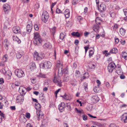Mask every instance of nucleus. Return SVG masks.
Listing matches in <instances>:
<instances>
[{
  "label": "nucleus",
  "mask_w": 127,
  "mask_h": 127,
  "mask_svg": "<svg viewBox=\"0 0 127 127\" xmlns=\"http://www.w3.org/2000/svg\"><path fill=\"white\" fill-rule=\"evenodd\" d=\"M57 63V64L56 66L57 67H59L58 71V75L59 76H62L63 73L65 74H67L68 73V71L67 68H65L63 69V71L62 69L63 68V64L61 62Z\"/></svg>",
  "instance_id": "f257e3e1"
},
{
  "label": "nucleus",
  "mask_w": 127,
  "mask_h": 127,
  "mask_svg": "<svg viewBox=\"0 0 127 127\" xmlns=\"http://www.w3.org/2000/svg\"><path fill=\"white\" fill-rule=\"evenodd\" d=\"M33 42L35 45L39 46L41 45L42 40L39 34L37 32L34 33Z\"/></svg>",
  "instance_id": "f03ea898"
},
{
  "label": "nucleus",
  "mask_w": 127,
  "mask_h": 127,
  "mask_svg": "<svg viewBox=\"0 0 127 127\" xmlns=\"http://www.w3.org/2000/svg\"><path fill=\"white\" fill-rule=\"evenodd\" d=\"M41 106L38 103H35V107L37 110H36V115L37 119L39 120L40 118H42L43 116L42 113V112L40 110L41 108Z\"/></svg>",
  "instance_id": "7ed1b4c3"
},
{
  "label": "nucleus",
  "mask_w": 127,
  "mask_h": 127,
  "mask_svg": "<svg viewBox=\"0 0 127 127\" xmlns=\"http://www.w3.org/2000/svg\"><path fill=\"white\" fill-rule=\"evenodd\" d=\"M52 65L51 63L49 61H43L40 64V66L45 69L50 68Z\"/></svg>",
  "instance_id": "20e7f679"
},
{
  "label": "nucleus",
  "mask_w": 127,
  "mask_h": 127,
  "mask_svg": "<svg viewBox=\"0 0 127 127\" xmlns=\"http://www.w3.org/2000/svg\"><path fill=\"white\" fill-rule=\"evenodd\" d=\"M15 73L17 76L19 78L24 77L25 75L24 72L21 69H17L15 71Z\"/></svg>",
  "instance_id": "39448f33"
},
{
  "label": "nucleus",
  "mask_w": 127,
  "mask_h": 127,
  "mask_svg": "<svg viewBox=\"0 0 127 127\" xmlns=\"http://www.w3.org/2000/svg\"><path fill=\"white\" fill-rule=\"evenodd\" d=\"M60 77L58 75V76H56L55 75L53 80V81L54 83H57L58 85L60 87L62 86V82Z\"/></svg>",
  "instance_id": "423d86ee"
},
{
  "label": "nucleus",
  "mask_w": 127,
  "mask_h": 127,
  "mask_svg": "<svg viewBox=\"0 0 127 127\" xmlns=\"http://www.w3.org/2000/svg\"><path fill=\"white\" fill-rule=\"evenodd\" d=\"M42 21L44 23H46L48 19L49 15L48 12L46 11L43 12L42 16Z\"/></svg>",
  "instance_id": "0eeeda50"
},
{
  "label": "nucleus",
  "mask_w": 127,
  "mask_h": 127,
  "mask_svg": "<svg viewBox=\"0 0 127 127\" xmlns=\"http://www.w3.org/2000/svg\"><path fill=\"white\" fill-rule=\"evenodd\" d=\"M116 67L114 63L113 62L110 63L108 66V69L109 72L112 73Z\"/></svg>",
  "instance_id": "6e6552de"
},
{
  "label": "nucleus",
  "mask_w": 127,
  "mask_h": 127,
  "mask_svg": "<svg viewBox=\"0 0 127 127\" xmlns=\"http://www.w3.org/2000/svg\"><path fill=\"white\" fill-rule=\"evenodd\" d=\"M33 56L34 60L35 61L40 60L42 59L43 58L40 54L36 52L34 53Z\"/></svg>",
  "instance_id": "1a4fd4ad"
},
{
  "label": "nucleus",
  "mask_w": 127,
  "mask_h": 127,
  "mask_svg": "<svg viewBox=\"0 0 127 127\" xmlns=\"http://www.w3.org/2000/svg\"><path fill=\"white\" fill-rule=\"evenodd\" d=\"M2 100L1 102H0V109L2 108V106H4L5 107L7 106L8 102L6 101V100H5L4 97L3 98L2 96H1V98H0V100Z\"/></svg>",
  "instance_id": "9d476101"
},
{
  "label": "nucleus",
  "mask_w": 127,
  "mask_h": 127,
  "mask_svg": "<svg viewBox=\"0 0 127 127\" xmlns=\"http://www.w3.org/2000/svg\"><path fill=\"white\" fill-rule=\"evenodd\" d=\"M3 10L5 13L7 14L10 10V6L8 4H5L3 5Z\"/></svg>",
  "instance_id": "9b49d317"
},
{
  "label": "nucleus",
  "mask_w": 127,
  "mask_h": 127,
  "mask_svg": "<svg viewBox=\"0 0 127 127\" xmlns=\"http://www.w3.org/2000/svg\"><path fill=\"white\" fill-rule=\"evenodd\" d=\"M91 100L92 103H95L98 101L99 98L97 96L94 95L92 96Z\"/></svg>",
  "instance_id": "f8f14e48"
},
{
  "label": "nucleus",
  "mask_w": 127,
  "mask_h": 127,
  "mask_svg": "<svg viewBox=\"0 0 127 127\" xmlns=\"http://www.w3.org/2000/svg\"><path fill=\"white\" fill-rule=\"evenodd\" d=\"M98 7V10L100 12H102L104 11L106 9V6L103 3L101 4L100 6Z\"/></svg>",
  "instance_id": "ddd939ff"
},
{
  "label": "nucleus",
  "mask_w": 127,
  "mask_h": 127,
  "mask_svg": "<svg viewBox=\"0 0 127 127\" xmlns=\"http://www.w3.org/2000/svg\"><path fill=\"white\" fill-rule=\"evenodd\" d=\"M23 96L22 95H19L16 98V101L18 103H22L24 100Z\"/></svg>",
  "instance_id": "4468645a"
},
{
  "label": "nucleus",
  "mask_w": 127,
  "mask_h": 127,
  "mask_svg": "<svg viewBox=\"0 0 127 127\" xmlns=\"http://www.w3.org/2000/svg\"><path fill=\"white\" fill-rule=\"evenodd\" d=\"M65 107V104L64 102H62L59 105L58 109L60 112H62L64 110Z\"/></svg>",
  "instance_id": "2eb2a0df"
},
{
  "label": "nucleus",
  "mask_w": 127,
  "mask_h": 127,
  "mask_svg": "<svg viewBox=\"0 0 127 127\" xmlns=\"http://www.w3.org/2000/svg\"><path fill=\"white\" fill-rule=\"evenodd\" d=\"M12 30L13 32L15 33L20 32L21 31L20 28L18 26L14 27L12 29Z\"/></svg>",
  "instance_id": "dca6fc26"
},
{
  "label": "nucleus",
  "mask_w": 127,
  "mask_h": 127,
  "mask_svg": "<svg viewBox=\"0 0 127 127\" xmlns=\"http://www.w3.org/2000/svg\"><path fill=\"white\" fill-rule=\"evenodd\" d=\"M121 120L124 123H127V114L125 113L121 117Z\"/></svg>",
  "instance_id": "f3484780"
},
{
  "label": "nucleus",
  "mask_w": 127,
  "mask_h": 127,
  "mask_svg": "<svg viewBox=\"0 0 127 127\" xmlns=\"http://www.w3.org/2000/svg\"><path fill=\"white\" fill-rule=\"evenodd\" d=\"M43 47L45 49H50L52 47L51 44L49 42L45 43L43 46Z\"/></svg>",
  "instance_id": "a211bd4d"
},
{
  "label": "nucleus",
  "mask_w": 127,
  "mask_h": 127,
  "mask_svg": "<svg viewBox=\"0 0 127 127\" xmlns=\"http://www.w3.org/2000/svg\"><path fill=\"white\" fill-rule=\"evenodd\" d=\"M61 96L64 99L69 100H70L72 98V96L70 95H64Z\"/></svg>",
  "instance_id": "6ab92c4d"
},
{
  "label": "nucleus",
  "mask_w": 127,
  "mask_h": 127,
  "mask_svg": "<svg viewBox=\"0 0 127 127\" xmlns=\"http://www.w3.org/2000/svg\"><path fill=\"white\" fill-rule=\"evenodd\" d=\"M64 14L65 18H68L70 16V11L68 9H66L64 12Z\"/></svg>",
  "instance_id": "aec40b11"
},
{
  "label": "nucleus",
  "mask_w": 127,
  "mask_h": 127,
  "mask_svg": "<svg viewBox=\"0 0 127 127\" xmlns=\"http://www.w3.org/2000/svg\"><path fill=\"white\" fill-rule=\"evenodd\" d=\"M30 68L31 70L36 68V65L33 62L31 63L30 64Z\"/></svg>",
  "instance_id": "412c9836"
},
{
  "label": "nucleus",
  "mask_w": 127,
  "mask_h": 127,
  "mask_svg": "<svg viewBox=\"0 0 127 127\" xmlns=\"http://www.w3.org/2000/svg\"><path fill=\"white\" fill-rule=\"evenodd\" d=\"M99 26L97 25H95L93 27V30L96 32H98Z\"/></svg>",
  "instance_id": "4be33fe9"
},
{
  "label": "nucleus",
  "mask_w": 127,
  "mask_h": 127,
  "mask_svg": "<svg viewBox=\"0 0 127 127\" xmlns=\"http://www.w3.org/2000/svg\"><path fill=\"white\" fill-rule=\"evenodd\" d=\"M120 32L121 34L122 35H124L126 32V30L123 28H121L120 29Z\"/></svg>",
  "instance_id": "5701e85b"
},
{
  "label": "nucleus",
  "mask_w": 127,
  "mask_h": 127,
  "mask_svg": "<svg viewBox=\"0 0 127 127\" xmlns=\"http://www.w3.org/2000/svg\"><path fill=\"white\" fill-rule=\"evenodd\" d=\"M27 31L28 32V33H29L31 31L32 29V26L28 24L27 26Z\"/></svg>",
  "instance_id": "b1692460"
},
{
  "label": "nucleus",
  "mask_w": 127,
  "mask_h": 127,
  "mask_svg": "<svg viewBox=\"0 0 127 127\" xmlns=\"http://www.w3.org/2000/svg\"><path fill=\"white\" fill-rule=\"evenodd\" d=\"M2 44L3 45H4L5 47H7L9 45L8 41L6 39H5L4 41L2 43Z\"/></svg>",
  "instance_id": "393cba45"
},
{
  "label": "nucleus",
  "mask_w": 127,
  "mask_h": 127,
  "mask_svg": "<svg viewBox=\"0 0 127 127\" xmlns=\"http://www.w3.org/2000/svg\"><path fill=\"white\" fill-rule=\"evenodd\" d=\"M23 54L21 52H18L16 54V57L17 59L20 58L23 55Z\"/></svg>",
  "instance_id": "a878e982"
},
{
  "label": "nucleus",
  "mask_w": 127,
  "mask_h": 127,
  "mask_svg": "<svg viewBox=\"0 0 127 127\" xmlns=\"http://www.w3.org/2000/svg\"><path fill=\"white\" fill-rule=\"evenodd\" d=\"M20 85V82L16 81L14 83L12 84V87H13L14 86H18Z\"/></svg>",
  "instance_id": "bb28decb"
},
{
  "label": "nucleus",
  "mask_w": 127,
  "mask_h": 127,
  "mask_svg": "<svg viewBox=\"0 0 127 127\" xmlns=\"http://www.w3.org/2000/svg\"><path fill=\"white\" fill-rule=\"evenodd\" d=\"M95 22L97 25H100L102 22L99 18L97 17L95 20Z\"/></svg>",
  "instance_id": "cd10ccee"
},
{
  "label": "nucleus",
  "mask_w": 127,
  "mask_h": 127,
  "mask_svg": "<svg viewBox=\"0 0 127 127\" xmlns=\"http://www.w3.org/2000/svg\"><path fill=\"white\" fill-rule=\"evenodd\" d=\"M122 57L126 60L127 59V53L126 52H123L122 54Z\"/></svg>",
  "instance_id": "c85d7f7f"
},
{
  "label": "nucleus",
  "mask_w": 127,
  "mask_h": 127,
  "mask_svg": "<svg viewBox=\"0 0 127 127\" xmlns=\"http://www.w3.org/2000/svg\"><path fill=\"white\" fill-rule=\"evenodd\" d=\"M117 52V50L116 48H114L111 49L109 53H116Z\"/></svg>",
  "instance_id": "c756f323"
},
{
  "label": "nucleus",
  "mask_w": 127,
  "mask_h": 127,
  "mask_svg": "<svg viewBox=\"0 0 127 127\" xmlns=\"http://www.w3.org/2000/svg\"><path fill=\"white\" fill-rule=\"evenodd\" d=\"M71 34L72 35L76 36L78 37H79L80 36V34L78 32H73L71 33Z\"/></svg>",
  "instance_id": "7c9ffc66"
},
{
  "label": "nucleus",
  "mask_w": 127,
  "mask_h": 127,
  "mask_svg": "<svg viewBox=\"0 0 127 127\" xmlns=\"http://www.w3.org/2000/svg\"><path fill=\"white\" fill-rule=\"evenodd\" d=\"M0 116L1 117V121L5 120L6 119V117L5 114L2 113L0 111Z\"/></svg>",
  "instance_id": "2f4dec72"
},
{
  "label": "nucleus",
  "mask_w": 127,
  "mask_h": 127,
  "mask_svg": "<svg viewBox=\"0 0 127 127\" xmlns=\"http://www.w3.org/2000/svg\"><path fill=\"white\" fill-rule=\"evenodd\" d=\"M84 75L83 76L82 79L81 80L86 78V77H88L89 76V75L88 74V73H85L84 74Z\"/></svg>",
  "instance_id": "473e14b6"
},
{
  "label": "nucleus",
  "mask_w": 127,
  "mask_h": 127,
  "mask_svg": "<svg viewBox=\"0 0 127 127\" xmlns=\"http://www.w3.org/2000/svg\"><path fill=\"white\" fill-rule=\"evenodd\" d=\"M56 28L54 27L50 29V31L51 33L52 34L53 36L54 35L55 32V30Z\"/></svg>",
  "instance_id": "72a5a7b5"
},
{
  "label": "nucleus",
  "mask_w": 127,
  "mask_h": 127,
  "mask_svg": "<svg viewBox=\"0 0 127 127\" xmlns=\"http://www.w3.org/2000/svg\"><path fill=\"white\" fill-rule=\"evenodd\" d=\"M65 35V32L61 33L60 34V38L61 40H63L64 38Z\"/></svg>",
  "instance_id": "f704fd0d"
},
{
  "label": "nucleus",
  "mask_w": 127,
  "mask_h": 127,
  "mask_svg": "<svg viewBox=\"0 0 127 127\" xmlns=\"http://www.w3.org/2000/svg\"><path fill=\"white\" fill-rule=\"evenodd\" d=\"M111 16L113 18H114L115 16L116 13L113 11H111L110 12Z\"/></svg>",
  "instance_id": "c9c22d12"
},
{
  "label": "nucleus",
  "mask_w": 127,
  "mask_h": 127,
  "mask_svg": "<svg viewBox=\"0 0 127 127\" xmlns=\"http://www.w3.org/2000/svg\"><path fill=\"white\" fill-rule=\"evenodd\" d=\"M5 75L7 76L8 77V79H10L11 78V76L12 75V73L11 72L8 71L7 73Z\"/></svg>",
  "instance_id": "e433bc0d"
},
{
  "label": "nucleus",
  "mask_w": 127,
  "mask_h": 127,
  "mask_svg": "<svg viewBox=\"0 0 127 127\" xmlns=\"http://www.w3.org/2000/svg\"><path fill=\"white\" fill-rule=\"evenodd\" d=\"M71 84L74 86H75L77 85V81L76 80L74 79L71 82Z\"/></svg>",
  "instance_id": "4c0bfd02"
},
{
  "label": "nucleus",
  "mask_w": 127,
  "mask_h": 127,
  "mask_svg": "<svg viewBox=\"0 0 127 127\" xmlns=\"http://www.w3.org/2000/svg\"><path fill=\"white\" fill-rule=\"evenodd\" d=\"M34 28L36 31H38V30L40 27V26L38 25L37 24H35L34 25Z\"/></svg>",
  "instance_id": "58836bf2"
},
{
  "label": "nucleus",
  "mask_w": 127,
  "mask_h": 127,
  "mask_svg": "<svg viewBox=\"0 0 127 127\" xmlns=\"http://www.w3.org/2000/svg\"><path fill=\"white\" fill-rule=\"evenodd\" d=\"M63 79L64 81L66 82L69 80V77L65 75L63 77Z\"/></svg>",
  "instance_id": "ea45409f"
},
{
  "label": "nucleus",
  "mask_w": 127,
  "mask_h": 127,
  "mask_svg": "<svg viewBox=\"0 0 127 127\" xmlns=\"http://www.w3.org/2000/svg\"><path fill=\"white\" fill-rule=\"evenodd\" d=\"M89 55L90 58L92 57L94 54V51L93 50H90L89 52Z\"/></svg>",
  "instance_id": "a19ab883"
},
{
  "label": "nucleus",
  "mask_w": 127,
  "mask_h": 127,
  "mask_svg": "<svg viewBox=\"0 0 127 127\" xmlns=\"http://www.w3.org/2000/svg\"><path fill=\"white\" fill-rule=\"evenodd\" d=\"M7 57V55H5L3 56L2 59L3 62H5L6 61Z\"/></svg>",
  "instance_id": "79ce46f5"
},
{
  "label": "nucleus",
  "mask_w": 127,
  "mask_h": 127,
  "mask_svg": "<svg viewBox=\"0 0 127 127\" xmlns=\"http://www.w3.org/2000/svg\"><path fill=\"white\" fill-rule=\"evenodd\" d=\"M83 86L84 87V89L87 92L88 90V84L87 83H85L83 84Z\"/></svg>",
  "instance_id": "37998d69"
},
{
  "label": "nucleus",
  "mask_w": 127,
  "mask_h": 127,
  "mask_svg": "<svg viewBox=\"0 0 127 127\" xmlns=\"http://www.w3.org/2000/svg\"><path fill=\"white\" fill-rule=\"evenodd\" d=\"M8 71H6L4 68L2 69L1 70L2 72L4 75H5Z\"/></svg>",
  "instance_id": "c03bdc74"
},
{
  "label": "nucleus",
  "mask_w": 127,
  "mask_h": 127,
  "mask_svg": "<svg viewBox=\"0 0 127 127\" xmlns=\"http://www.w3.org/2000/svg\"><path fill=\"white\" fill-rule=\"evenodd\" d=\"M89 66L91 69H93L95 68V64H91L89 65Z\"/></svg>",
  "instance_id": "a18cd8bd"
},
{
  "label": "nucleus",
  "mask_w": 127,
  "mask_h": 127,
  "mask_svg": "<svg viewBox=\"0 0 127 127\" xmlns=\"http://www.w3.org/2000/svg\"><path fill=\"white\" fill-rule=\"evenodd\" d=\"M78 0H73L72 1V3L73 4L75 5L78 3Z\"/></svg>",
  "instance_id": "49530a36"
},
{
  "label": "nucleus",
  "mask_w": 127,
  "mask_h": 127,
  "mask_svg": "<svg viewBox=\"0 0 127 127\" xmlns=\"http://www.w3.org/2000/svg\"><path fill=\"white\" fill-rule=\"evenodd\" d=\"M82 118L84 120H86L87 119V117L86 115H84L82 116Z\"/></svg>",
  "instance_id": "de8ad7c7"
},
{
  "label": "nucleus",
  "mask_w": 127,
  "mask_h": 127,
  "mask_svg": "<svg viewBox=\"0 0 127 127\" xmlns=\"http://www.w3.org/2000/svg\"><path fill=\"white\" fill-rule=\"evenodd\" d=\"M26 118L29 119L30 117V114L29 113H26Z\"/></svg>",
  "instance_id": "09e8293b"
},
{
  "label": "nucleus",
  "mask_w": 127,
  "mask_h": 127,
  "mask_svg": "<svg viewBox=\"0 0 127 127\" xmlns=\"http://www.w3.org/2000/svg\"><path fill=\"white\" fill-rule=\"evenodd\" d=\"M39 7V5L38 3H36L35 4L34 7L36 9H38Z\"/></svg>",
  "instance_id": "8fccbe9b"
},
{
  "label": "nucleus",
  "mask_w": 127,
  "mask_h": 127,
  "mask_svg": "<svg viewBox=\"0 0 127 127\" xmlns=\"http://www.w3.org/2000/svg\"><path fill=\"white\" fill-rule=\"evenodd\" d=\"M56 12L57 13H62V11L61 10L58 8H57L56 10Z\"/></svg>",
  "instance_id": "3c124183"
},
{
  "label": "nucleus",
  "mask_w": 127,
  "mask_h": 127,
  "mask_svg": "<svg viewBox=\"0 0 127 127\" xmlns=\"http://www.w3.org/2000/svg\"><path fill=\"white\" fill-rule=\"evenodd\" d=\"M121 71V68L119 66H118L117 67V73H118L119 72Z\"/></svg>",
  "instance_id": "603ef678"
},
{
  "label": "nucleus",
  "mask_w": 127,
  "mask_h": 127,
  "mask_svg": "<svg viewBox=\"0 0 127 127\" xmlns=\"http://www.w3.org/2000/svg\"><path fill=\"white\" fill-rule=\"evenodd\" d=\"M90 33L89 32L85 31L84 33V35L85 37H87L88 35Z\"/></svg>",
  "instance_id": "864d4df0"
},
{
  "label": "nucleus",
  "mask_w": 127,
  "mask_h": 127,
  "mask_svg": "<svg viewBox=\"0 0 127 127\" xmlns=\"http://www.w3.org/2000/svg\"><path fill=\"white\" fill-rule=\"evenodd\" d=\"M16 39L15 41H17L18 43H20L21 42V41L19 39V38L17 37L16 38Z\"/></svg>",
  "instance_id": "5fc2aeb1"
},
{
  "label": "nucleus",
  "mask_w": 127,
  "mask_h": 127,
  "mask_svg": "<svg viewBox=\"0 0 127 127\" xmlns=\"http://www.w3.org/2000/svg\"><path fill=\"white\" fill-rule=\"evenodd\" d=\"M38 76L42 78H44L45 77V75L41 73H40L38 75Z\"/></svg>",
  "instance_id": "6e6d98bb"
},
{
  "label": "nucleus",
  "mask_w": 127,
  "mask_h": 127,
  "mask_svg": "<svg viewBox=\"0 0 127 127\" xmlns=\"http://www.w3.org/2000/svg\"><path fill=\"white\" fill-rule=\"evenodd\" d=\"M75 111H77V113H82L81 111L79 110H78V109L76 108H75Z\"/></svg>",
  "instance_id": "4d7b16f0"
},
{
  "label": "nucleus",
  "mask_w": 127,
  "mask_h": 127,
  "mask_svg": "<svg viewBox=\"0 0 127 127\" xmlns=\"http://www.w3.org/2000/svg\"><path fill=\"white\" fill-rule=\"evenodd\" d=\"M89 45H88L87 46V47H84V48L85 50V52L86 53L87 52V51L88 50V49L89 48Z\"/></svg>",
  "instance_id": "13d9d810"
},
{
  "label": "nucleus",
  "mask_w": 127,
  "mask_h": 127,
  "mask_svg": "<svg viewBox=\"0 0 127 127\" xmlns=\"http://www.w3.org/2000/svg\"><path fill=\"white\" fill-rule=\"evenodd\" d=\"M123 11L125 13V15L126 16L127 15V9H124L123 10Z\"/></svg>",
  "instance_id": "bf43d9fd"
},
{
  "label": "nucleus",
  "mask_w": 127,
  "mask_h": 127,
  "mask_svg": "<svg viewBox=\"0 0 127 127\" xmlns=\"http://www.w3.org/2000/svg\"><path fill=\"white\" fill-rule=\"evenodd\" d=\"M10 108L12 110H14L16 109L15 107V106H11L10 107Z\"/></svg>",
  "instance_id": "052dcab7"
},
{
  "label": "nucleus",
  "mask_w": 127,
  "mask_h": 127,
  "mask_svg": "<svg viewBox=\"0 0 127 127\" xmlns=\"http://www.w3.org/2000/svg\"><path fill=\"white\" fill-rule=\"evenodd\" d=\"M119 42V39L118 38H115V42L116 43H118Z\"/></svg>",
  "instance_id": "680f3d73"
},
{
  "label": "nucleus",
  "mask_w": 127,
  "mask_h": 127,
  "mask_svg": "<svg viewBox=\"0 0 127 127\" xmlns=\"http://www.w3.org/2000/svg\"><path fill=\"white\" fill-rule=\"evenodd\" d=\"M110 127H117L114 124H111L110 125Z\"/></svg>",
  "instance_id": "e2e57ef3"
},
{
  "label": "nucleus",
  "mask_w": 127,
  "mask_h": 127,
  "mask_svg": "<svg viewBox=\"0 0 127 127\" xmlns=\"http://www.w3.org/2000/svg\"><path fill=\"white\" fill-rule=\"evenodd\" d=\"M118 28V26L117 25L115 24L114 26V28L115 29H116Z\"/></svg>",
  "instance_id": "0e129e2a"
},
{
  "label": "nucleus",
  "mask_w": 127,
  "mask_h": 127,
  "mask_svg": "<svg viewBox=\"0 0 127 127\" xmlns=\"http://www.w3.org/2000/svg\"><path fill=\"white\" fill-rule=\"evenodd\" d=\"M82 19V17L80 16H79L77 18L78 20H79V21H80Z\"/></svg>",
  "instance_id": "69168bd1"
},
{
  "label": "nucleus",
  "mask_w": 127,
  "mask_h": 127,
  "mask_svg": "<svg viewBox=\"0 0 127 127\" xmlns=\"http://www.w3.org/2000/svg\"><path fill=\"white\" fill-rule=\"evenodd\" d=\"M79 42V41L78 40H76L75 41V44L76 45H77Z\"/></svg>",
  "instance_id": "338daca9"
},
{
  "label": "nucleus",
  "mask_w": 127,
  "mask_h": 127,
  "mask_svg": "<svg viewBox=\"0 0 127 127\" xmlns=\"http://www.w3.org/2000/svg\"><path fill=\"white\" fill-rule=\"evenodd\" d=\"M27 127H33L30 124L28 123L27 125Z\"/></svg>",
  "instance_id": "774afa93"
}]
</instances>
